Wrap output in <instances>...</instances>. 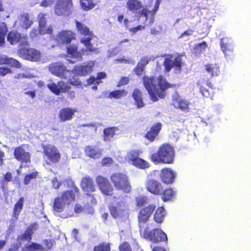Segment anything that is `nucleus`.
<instances>
[{"label":"nucleus","mask_w":251,"mask_h":251,"mask_svg":"<svg viewBox=\"0 0 251 251\" xmlns=\"http://www.w3.org/2000/svg\"><path fill=\"white\" fill-rule=\"evenodd\" d=\"M142 82L153 101H157L159 98H164L166 90L174 86L162 75H159L156 78L153 76L144 75L142 77Z\"/></svg>","instance_id":"f257e3e1"},{"label":"nucleus","mask_w":251,"mask_h":251,"mask_svg":"<svg viewBox=\"0 0 251 251\" xmlns=\"http://www.w3.org/2000/svg\"><path fill=\"white\" fill-rule=\"evenodd\" d=\"M175 156V151L171 145L164 143L161 145L156 152L152 153L150 156L151 162L155 164H172Z\"/></svg>","instance_id":"f03ea898"},{"label":"nucleus","mask_w":251,"mask_h":251,"mask_svg":"<svg viewBox=\"0 0 251 251\" xmlns=\"http://www.w3.org/2000/svg\"><path fill=\"white\" fill-rule=\"evenodd\" d=\"M72 190L63 191L60 197L55 198L54 200L53 208L57 212L63 211L65 204L69 205L75 200L76 196L79 195V189L74 182L72 184Z\"/></svg>","instance_id":"7ed1b4c3"},{"label":"nucleus","mask_w":251,"mask_h":251,"mask_svg":"<svg viewBox=\"0 0 251 251\" xmlns=\"http://www.w3.org/2000/svg\"><path fill=\"white\" fill-rule=\"evenodd\" d=\"M110 179L117 190L121 191L125 193H129L131 190L128 176L121 172L113 173L110 176Z\"/></svg>","instance_id":"20e7f679"},{"label":"nucleus","mask_w":251,"mask_h":251,"mask_svg":"<svg viewBox=\"0 0 251 251\" xmlns=\"http://www.w3.org/2000/svg\"><path fill=\"white\" fill-rule=\"evenodd\" d=\"M141 235L145 239L154 243L165 242L167 243L168 238L166 234L160 228H154L150 230L148 227L145 229L140 226Z\"/></svg>","instance_id":"39448f33"},{"label":"nucleus","mask_w":251,"mask_h":251,"mask_svg":"<svg viewBox=\"0 0 251 251\" xmlns=\"http://www.w3.org/2000/svg\"><path fill=\"white\" fill-rule=\"evenodd\" d=\"M163 56L165 57L163 62L165 73L170 72L173 68L176 72H181L183 63L180 55L174 56L173 54H164Z\"/></svg>","instance_id":"423d86ee"},{"label":"nucleus","mask_w":251,"mask_h":251,"mask_svg":"<svg viewBox=\"0 0 251 251\" xmlns=\"http://www.w3.org/2000/svg\"><path fill=\"white\" fill-rule=\"evenodd\" d=\"M73 8V0H57L54 11L57 16L68 17L72 14Z\"/></svg>","instance_id":"0eeeda50"},{"label":"nucleus","mask_w":251,"mask_h":251,"mask_svg":"<svg viewBox=\"0 0 251 251\" xmlns=\"http://www.w3.org/2000/svg\"><path fill=\"white\" fill-rule=\"evenodd\" d=\"M42 149L44 155L48 160V164H56L60 161L61 155L55 146L51 144L44 145Z\"/></svg>","instance_id":"6e6552de"},{"label":"nucleus","mask_w":251,"mask_h":251,"mask_svg":"<svg viewBox=\"0 0 251 251\" xmlns=\"http://www.w3.org/2000/svg\"><path fill=\"white\" fill-rule=\"evenodd\" d=\"M128 161L137 168L145 170L150 167V164L147 161L139 157V151L133 150L127 154Z\"/></svg>","instance_id":"1a4fd4ad"},{"label":"nucleus","mask_w":251,"mask_h":251,"mask_svg":"<svg viewBox=\"0 0 251 251\" xmlns=\"http://www.w3.org/2000/svg\"><path fill=\"white\" fill-rule=\"evenodd\" d=\"M25 146V144H22L14 149V157L21 164H28L31 162V154L24 148Z\"/></svg>","instance_id":"9d476101"},{"label":"nucleus","mask_w":251,"mask_h":251,"mask_svg":"<svg viewBox=\"0 0 251 251\" xmlns=\"http://www.w3.org/2000/svg\"><path fill=\"white\" fill-rule=\"evenodd\" d=\"M96 181L100 190L103 195L109 196L113 195L114 188L106 177L98 176Z\"/></svg>","instance_id":"9b49d317"},{"label":"nucleus","mask_w":251,"mask_h":251,"mask_svg":"<svg viewBox=\"0 0 251 251\" xmlns=\"http://www.w3.org/2000/svg\"><path fill=\"white\" fill-rule=\"evenodd\" d=\"M49 69L51 74L64 79L67 78V74L70 72L63 63L59 62H54L50 64Z\"/></svg>","instance_id":"f8f14e48"},{"label":"nucleus","mask_w":251,"mask_h":251,"mask_svg":"<svg viewBox=\"0 0 251 251\" xmlns=\"http://www.w3.org/2000/svg\"><path fill=\"white\" fill-rule=\"evenodd\" d=\"M18 53L24 58L31 61H38L41 58L40 51L33 48L20 49L18 50Z\"/></svg>","instance_id":"ddd939ff"},{"label":"nucleus","mask_w":251,"mask_h":251,"mask_svg":"<svg viewBox=\"0 0 251 251\" xmlns=\"http://www.w3.org/2000/svg\"><path fill=\"white\" fill-rule=\"evenodd\" d=\"M147 191L154 195H160L163 190V185L155 179L148 178L145 182Z\"/></svg>","instance_id":"4468645a"},{"label":"nucleus","mask_w":251,"mask_h":251,"mask_svg":"<svg viewBox=\"0 0 251 251\" xmlns=\"http://www.w3.org/2000/svg\"><path fill=\"white\" fill-rule=\"evenodd\" d=\"M48 88L54 94L59 96L60 93H66L70 91L71 87L65 82L60 80L57 84L51 82L47 84Z\"/></svg>","instance_id":"2eb2a0df"},{"label":"nucleus","mask_w":251,"mask_h":251,"mask_svg":"<svg viewBox=\"0 0 251 251\" xmlns=\"http://www.w3.org/2000/svg\"><path fill=\"white\" fill-rule=\"evenodd\" d=\"M80 186L82 191L89 197H94L92 194L96 190L93 178L89 176H86L82 178Z\"/></svg>","instance_id":"dca6fc26"},{"label":"nucleus","mask_w":251,"mask_h":251,"mask_svg":"<svg viewBox=\"0 0 251 251\" xmlns=\"http://www.w3.org/2000/svg\"><path fill=\"white\" fill-rule=\"evenodd\" d=\"M156 206L154 204H149L148 206L141 209L138 215V221L140 224L147 223L153 212L155 211Z\"/></svg>","instance_id":"f3484780"},{"label":"nucleus","mask_w":251,"mask_h":251,"mask_svg":"<svg viewBox=\"0 0 251 251\" xmlns=\"http://www.w3.org/2000/svg\"><path fill=\"white\" fill-rule=\"evenodd\" d=\"M94 63L93 62L84 63L75 65L73 71L75 74L81 76H85L90 74L93 69Z\"/></svg>","instance_id":"a211bd4d"},{"label":"nucleus","mask_w":251,"mask_h":251,"mask_svg":"<svg viewBox=\"0 0 251 251\" xmlns=\"http://www.w3.org/2000/svg\"><path fill=\"white\" fill-rule=\"evenodd\" d=\"M75 39V34L71 30H62L56 35L57 42L62 44H69Z\"/></svg>","instance_id":"6ab92c4d"},{"label":"nucleus","mask_w":251,"mask_h":251,"mask_svg":"<svg viewBox=\"0 0 251 251\" xmlns=\"http://www.w3.org/2000/svg\"><path fill=\"white\" fill-rule=\"evenodd\" d=\"M162 127V125L161 123L158 122L154 124L150 127L149 130H147V132L144 136V138L150 142H153L160 133Z\"/></svg>","instance_id":"aec40b11"},{"label":"nucleus","mask_w":251,"mask_h":251,"mask_svg":"<svg viewBox=\"0 0 251 251\" xmlns=\"http://www.w3.org/2000/svg\"><path fill=\"white\" fill-rule=\"evenodd\" d=\"M27 39L26 35L23 36L20 33L14 30L9 31L7 35V41L12 45H16L20 42L26 43Z\"/></svg>","instance_id":"412c9836"},{"label":"nucleus","mask_w":251,"mask_h":251,"mask_svg":"<svg viewBox=\"0 0 251 251\" xmlns=\"http://www.w3.org/2000/svg\"><path fill=\"white\" fill-rule=\"evenodd\" d=\"M76 112V109L69 107L61 108L58 113V118L60 121L64 122L72 120Z\"/></svg>","instance_id":"4be33fe9"},{"label":"nucleus","mask_w":251,"mask_h":251,"mask_svg":"<svg viewBox=\"0 0 251 251\" xmlns=\"http://www.w3.org/2000/svg\"><path fill=\"white\" fill-rule=\"evenodd\" d=\"M176 176L175 173L170 168H165L161 171L160 178L166 184H172L175 181Z\"/></svg>","instance_id":"5701e85b"},{"label":"nucleus","mask_w":251,"mask_h":251,"mask_svg":"<svg viewBox=\"0 0 251 251\" xmlns=\"http://www.w3.org/2000/svg\"><path fill=\"white\" fill-rule=\"evenodd\" d=\"M190 103L186 100L181 99L178 96H174L172 99V105L176 109H179L182 111H189Z\"/></svg>","instance_id":"b1692460"},{"label":"nucleus","mask_w":251,"mask_h":251,"mask_svg":"<svg viewBox=\"0 0 251 251\" xmlns=\"http://www.w3.org/2000/svg\"><path fill=\"white\" fill-rule=\"evenodd\" d=\"M78 46L76 45L72 44L66 48V52L71 57L75 58L77 61L82 60L83 53L81 50H78Z\"/></svg>","instance_id":"393cba45"},{"label":"nucleus","mask_w":251,"mask_h":251,"mask_svg":"<svg viewBox=\"0 0 251 251\" xmlns=\"http://www.w3.org/2000/svg\"><path fill=\"white\" fill-rule=\"evenodd\" d=\"M86 156L93 159L100 158L102 154L101 150L95 146H87L84 148Z\"/></svg>","instance_id":"a878e982"},{"label":"nucleus","mask_w":251,"mask_h":251,"mask_svg":"<svg viewBox=\"0 0 251 251\" xmlns=\"http://www.w3.org/2000/svg\"><path fill=\"white\" fill-rule=\"evenodd\" d=\"M176 194V191L171 187L164 188L163 186V190L160 196L163 202H167L174 199Z\"/></svg>","instance_id":"bb28decb"},{"label":"nucleus","mask_w":251,"mask_h":251,"mask_svg":"<svg viewBox=\"0 0 251 251\" xmlns=\"http://www.w3.org/2000/svg\"><path fill=\"white\" fill-rule=\"evenodd\" d=\"M75 24L77 32L84 37H88L94 35L92 31L90 30L85 25L77 20L75 21Z\"/></svg>","instance_id":"cd10ccee"},{"label":"nucleus","mask_w":251,"mask_h":251,"mask_svg":"<svg viewBox=\"0 0 251 251\" xmlns=\"http://www.w3.org/2000/svg\"><path fill=\"white\" fill-rule=\"evenodd\" d=\"M207 87L201 86L200 88V92L203 97L212 99L215 94V88L213 87L211 82L206 84Z\"/></svg>","instance_id":"c85d7f7f"},{"label":"nucleus","mask_w":251,"mask_h":251,"mask_svg":"<svg viewBox=\"0 0 251 251\" xmlns=\"http://www.w3.org/2000/svg\"><path fill=\"white\" fill-rule=\"evenodd\" d=\"M132 97L135 101V103L138 108H142L145 106V103L142 98V93L138 89L133 90L132 93Z\"/></svg>","instance_id":"c756f323"},{"label":"nucleus","mask_w":251,"mask_h":251,"mask_svg":"<svg viewBox=\"0 0 251 251\" xmlns=\"http://www.w3.org/2000/svg\"><path fill=\"white\" fill-rule=\"evenodd\" d=\"M118 205H119V207L113 205H110L109 206L110 213L114 219L121 217L124 215L125 209L122 207V205L124 206L125 204L124 203H122V204L118 203Z\"/></svg>","instance_id":"7c9ffc66"},{"label":"nucleus","mask_w":251,"mask_h":251,"mask_svg":"<svg viewBox=\"0 0 251 251\" xmlns=\"http://www.w3.org/2000/svg\"><path fill=\"white\" fill-rule=\"evenodd\" d=\"M205 69L211 77L217 76L220 74V66L218 63H209L205 65Z\"/></svg>","instance_id":"2f4dec72"},{"label":"nucleus","mask_w":251,"mask_h":251,"mask_svg":"<svg viewBox=\"0 0 251 251\" xmlns=\"http://www.w3.org/2000/svg\"><path fill=\"white\" fill-rule=\"evenodd\" d=\"M166 215L165 208L163 206L158 207L155 211L153 219L156 223L160 224L163 222Z\"/></svg>","instance_id":"473e14b6"},{"label":"nucleus","mask_w":251,"mask_h":251,"mask_svg":"<svg viewBox=\"0 0 251 251\" xmlns=\"http://www.w3.org/2000/svg\"><path fill=\"white\" fill-rule=\"evenodd\" d=\"M94 35H92L87 37L86 38H82L80 39V42L83 44L86 47V49H82L81 50V52H82L83 54L85 52H92L95 51V49L93 47L92 44L91 43V41Z\"/></svg>","instance_id":"72a5a7b5"},{"label":"nucleus","mask_w":251,"mask_h":251,"mask_svg":"<svg viewBox=\"0 0 251 251\" xmlns=\"http://www.w3.org/2000/svg\"><path fill=\"white\" fill-rule=\"evenodd\" d=\"M126 7L133 13H136L142 7V5L141 2L138 0H128L126 3Z\"/></svg>","instance_id":"f704fd0d"},{"label":"nucleus","mask_w":251,"mask_h":251,"mask_svg":"<svg viewBox=\"0 0 251 251\" xmlns=\"http://www.w3.org/2000/svg\"><path fill=\"white\" fill-rule=\"evenodd\" d=\"M81 8L84 11L93 9L97 5L95 0H79Z\"/></svg>","instance_id":"c9c22d12"},{"label":"nucleus","mask_w":251,"mask_h":251,"mask_svg":"<svg viewBox=\"0 0 251 251\" xmlns=\"http://www.w3.org/2000/svg\"><path fill=\"white\" fill-rule=\"evenodd\" d=\"M118 128L115 126L107 127L103 130V140L109 142L115 135V131Z\"/></svg>","instance_id":"e433bc0d"},{"label":"nucleus","mask_w":251,"mask_h":251,"mask_svg":"<svg viewBox=\"0 0 251 251\" xmlns=\"http://www.w3.org/2000/svg\"><path fill=\"white\" fill-rule=\"evenodd\" d=\"M24 202V198L22 197H20L18 201L15 203L13 210V215L14 217L18 218V217L23 209Z\"/></svg>","instance_id":"4c0bfd02"},{"label":"nucleus","mask_w":251,"mask_h":251,"mask_svg":"<svg viewBox=\"0 0 251 251\" xmlns=\"http://www.w3.org/2000/svg\"><path fill=\"white\" fill-rule=\"evenodd\" d=\"M127 94L128 92L125 89L116 90L109 93L108 98L110 99H119L121 98L126 97Z\"/></svg>","instance_id":"58836bf2"},{"label":"nucleus","mask_w":251,"mask_h":251,"mask_svg":"<svg viewBox=\"0 0 251 251\" xmlns=\"http://www.w3.org/2000/svg\"><path fill=\"white\" fill-rule=\"evenodd\" d=\"M93 251H111V244L109 242H100L94 247Z\"/></svg>","instance_id":"ea45409f"},{"label":"nucleus","mask_w":251,"mask_h":251,"mask_svg":"<svg viewBox=\"0 0 251 251\" xmlns=\"http://www.w3.org/2000/svg\"><path fill=\"white\" fill-rule=\"evenodd\" d=\"M44 251V249L41 244L36 242H31L30 244L25 245V246L24 251Z\"/></svg>","instance_id":"a19ab883"},{"label":"nucleus","mask_w":251,"mask_h":251,"mask_svg":"<svg viewBox=\"0 0 251 251\" xmlns=\"http://www.w3.org/2000/svg\"><path fill=\"white\" fill-rule=\"evenodd\" d=\"M33 225H29L25 232L21 235V239L30 241L31 240V236L33 233Z\"/></svg>","instance_id":"79ce46f5"},{"label":"nucleus","mask_w":251,"mask_h":251,"mask_svg":"<svg viewBox=\"0 0 251 251\" xmlns=\"http://www.w3.org/2000/svg\"><path fill=\"white\" fill-rule=\"evenodd\" d=\"M38 172H32L30 174L26 175L24 178L23 182L25 185H28L32 180L35 179L38 176Z\"/></svg>","instance_id":"37998d69"},{"label":"nucleus","mask_w":251,"mask_h":251,"mask_svg":"<svg viewBox=\"0 0 251 251\" xmlns=\"http://www.w3.org/2000/svg\"><path fill=\"white\" fill-rule=\"evenodd\" d=\"M21 17L24 28L26 29L29 28L32 24V22L30 20L28 14L27 13L23 14L21 15Z\"/></svg>","instance_id":"c03bdc74"},{"label":"nucleus","mask_w":251,"mask_h":251,"mask_svg":"<svg viewBox=\"0 0 251 251\" xmlns=\"http://www.w3.org/2000/svg\"><path fill=\"white\" fill-rule=\"evenodd\" d=\"M148 198L144 195L139 196L135 198L136 205L137 207H142L148 202Z\"/></svg>","instance_id":"a18cd8bd"},{"label":"nucleus","mask_w":251,"mask_h":251,"mask_svg":"<svg viewBox=\"0 0 251 251\" xmlns=\"http://www.w3.org/2000/svg\"><path fill=\"white\" fill-rule=\"evenodd\" d=\"M151 60V59L150 57L148 56H144L140 59L137 64L144 68L146 69V66Z\"/></svg>","instance_id":"49530a36"},{"label":"nucleus","mask_w":251,"mask_h":251,"mask_svg":"<svg viewBox=\"0 0 251 251\" xmlns=\"http://www.w3.org/2000/svg\"><path fill=\"white\" fill-rule=\"evenodd\" d=\"M7 65H9L12 67L17 68H20L21 67V63L16 59L13 58H7Z\"/></svg>","instance_id":"de8ad7c7"},{"label":"nucleus","mask_w":251,"mask_h":251,"mask_svg":"<svg viewBox=\"0 0 251 251\" xmlns=\"http://www.w3.org/2000/svg\"><path fill=\"white\" fill-rule=\"evenodd\" d=\"M120 251H132L130 245L126 241L122 243L119 246Z\"/></svg>","instance_id":"09e8293b"},{"label":"nucleus","mask_w":251,"mask_h":251,"mask_svg":"<svg viewBox=\"0 0 251 251\" xmlns=\"http://www.w3.org/2000/svg\"><path fill=\"white\" fill-rule=\"evenodd\" d=\"M54 242V241L53 239H44L43 240V243L44 244L45 246H46V249H44V251H48L51 249L53 245V243Z\"/></svg>","instance_id":"8fccbe9b"},{"label":"nucleus","mask_w":251,"mask_h":251,"mask_svg":"<svg viewBox=\"0 0 251 251\" xmlns=\"http://www.w3.org/2000/svg\"><path fill=\"white\" fill-rule=\"evenodd\" d=\"M114 162L113 159L110 157H105L101 159V164L102 166H109Z\"/></svg>","instance_id":"3c124183"},{"label":"nucleus","mask_w":251,"mask_h":251,"mask_svg":"<svg viewBox=\"0 0 251 251\" xmlns=\"http://www.w3.org/2000/svg\"><path fill=\"white\" fill-rule=\"evenodd\" d=\"M46 14L40 13L38 15L39 17V26L40 28H43L45 26L46 24V19L45 18Z\"/></svg>","instance_id":"603ef678"},{"label":"nucleus","mask_w":251,"mask_h":251,"mask_svg":"<svg viewBox=\"0 0 251 251\" xmlns=\"http://www.w3.org/2000/svg\"><path fill=\"white\" fill-rule=\"evenodd\" d=\"M133 72L135 74L140 76L145 73V69L137 64L136 67L134 68Z\"/></svg>","instance_id":"864d4df0"},{"label":"nucleus","mask_w":251,"mask_h":251,"mask_svg":"<svg viewBox=\"0 0 251 251\" xmlns=\"http://www.w3.org/2000/svg\"><path fill=\"white\" fill-rule=\"evenodd\" d=\"M159 4H160V2H159V0H156L155 3L154 7L153 8V9L151 11V15L152 16V19L151 22V24L153 23L154 22L153 16L155 15V14L156 13V12L158 11V10L159 9Z\"/></svg>","instance_id":"5fc2aeb1"},{"label":"nucleus","mask_w":251,"mask_h":251,"mask_svg":"<svg viewBox=\"0 0 251 251\" xmlns=\"http://www.w3.org/2000/svg\"><path fill=\"white\" fill-rule=\"evenodd\" d=\"M8 31V28L6 25L3 23H0V35L5 36Z\"/></svg>","instance_id":"6e6d98bb"},{"label":"nucleus","mask_w":251,"mask_h":251,"mask_svg":"<svg viewBox=\"0 0 251 251\" xmlns=\"http://www.w3.org/2000/svg\"><path fill=\"white\" fill-rule=\"evenodd\" d=\"M129 82V78L127 76H123L122 77L118 83L117 84V87H120L123 85H125L127 84Z\"/></svg>","instance_id":"4d7b16f0"},{"label":"nucleus","mask_w":251,"mask_h":251,"mask_svg":"<svg viewBox=\"0 0 251 251\" xmlns=\"http://www.w3.org/2000/svg\"><path fill=\"white\" fill-rule=\"evenodd\" d=\"M12 73V71L5 67H0V76H4L5 75Z\"/></svg>","instance_id":"13d9d810"},{"label":"nucleus","mask_w":251,"mask_h":251,"mask_svg":"<svg viewBox=\"0 0 251 251\" xmlns=\"http://www.w3.org/2000/svg\"><path fill=\"white\" fill-rule=\"evenodd\" d=\"M228 46L229 45L227 42H224V38L221 39V48L224 53H226V52L229 50Z\"/></svg>","instance_id":"bf43d9fd"},{"label":"nucleus","mask_w":251,"mask_h":251,"mask_svg":"<svg viewBox=\"0 0 251 251\" xmlns=\"http://www.w3.org/2000/svg\"><path fill=\"white\" fill-rule=\"evenodd\" d=\"M54 3V0H43L40 3V5L42 7H46L51 5Z\"/></svg>","instance_id":"052dcab7"},{"label":"nucleus","mask_w":251,"mask_h":251,"mask_svg":"<svg viewBox=\"0 0 251 251\" xmlns=\"http://www.w3.org/2000/svg\"><path fill=\"white\" fill-rule=\"evenodd\" d=\"M69 83L72 85V86H75L77 87H79L82 85V83L81 81H80L78 79H74V80H69Z\"/></svg>","instance_id":"680f3d73"},{"label":"nucleus","mask_w":251,"mask_h":251,"mask_svg":"<svg viewBox=\"0 0 251 251\" xmlns=\"http://www.w3.org/2000/svg\"><path fill=\"white\" fill-rule=\"evenodd\" d=\"M115 62L119 63H124V64H128L130 62L129 59H126L124 56L117 58L115 60Z\"/></svg>","instance_id":"e2e57ef3"},{"label":"nucleus","mask_w":251,"mask_h":251,"mask_svg":"<svg viewBox=\"0 0 251 251\" xmlns=\"http://www.w3.org/2000/svg\"><path fill=\"white\" fill-rule=\"evenodd\" d=\"M207 47V44L205 41L202 42L201 43H200L197 46V48L200 49V51H204L205 50V49Z\"/></svg>","instance_id":"0e129e2a"},{"label":"nucleus","mask_w":251,"mask_h":251,"mask_svg":"<svg viewBox=\"0 0 251 251\" xmlns=\"http://www.w3.org/2000/svg\"><path fill=\"white\" fill-rule=\"evenodd\" d=\"M83 210V207L81 205V204L76 203L75 204L74 207V210L76 213H79L82 211Z\"/></svg>","instance_id":"69168bd1"},{"label":"nucleus","mask_w":251,"mask_h":251,"mask_svg":"<svg viewBox=\"0 0 251 251\" xmlns=\"http://www.w3.org/2000/svg\"><path fill=\"white\" fill-rule=\"evenodd\" d=\"M193 33V30L192 29H188L187 30H186L184 31L183 33H181L180 35L179 38H182L185 36H190L192 35Z\"/></svg>","instance_id":"338daca9"},{"label":"nucleus","mask_w":251,"mask_h":251,"mask_svg":"<svg viewBox=\"0 0 251 251\" xmlns=\"http://www.w3.org/2000/svg\"><path fill=\"white\" fill-rule=\"evenodd\" d=\"M4 180L7 182H10L12 179V175L11 172H7L4 177Z\"/></svg>","instance_id":"774afa93"}]
</instances>
